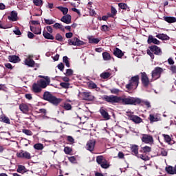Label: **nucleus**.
<instances>
[{
  "instance_id": "obj_40",
  "label": "nucleus",
  "mask_w": 176,
  "mask_h": 176,
  "mask_svg": "<svg viewBox=\"0 0 176 176\" xmlns=\"http://www.w3.org/2000/svg\"><path fill=\"white\" fill-rule=\"evenodd\" d=\"M63 61L65 64L66 67H67V68L71 67V64L69 63V58H68V56H63Z\"/></svg>"
},
{
  "instance_id": "obj_43",
  "label": "nucleus",
  "mask_w": 176,
  "mask_h": 176,
  "mask_svg": "<svg viewBox=\"0 0 176 176\" xmlns=\"http://www.w3.org/2000/svg\"><path fill=\"white\" fill-rule=\"evenodd\" d=\"M62 107L65 109V111H71V109H72V105L69 103H64Z\"/></svg>"
},
{
  "instance_id": "obj_49",
  "label": "nucleus",
  "mask_w": 176,
  "mask_h": 176,
  "mask_svg": "<svg viewBox=\"0 0 176 176\" xmlns=\"http://www.w3.org/2000/svg\"><path fill=\"white\" fill-rule=\"evenodd\" d=\"M64 152L66 155H69L72 152V148L69 146H65L64 148Z\"/></svg>"
},
{
  "instance_id": "obj_15",
  "label": "nucleus",
  "mask_w": 176,
  "mask_h": 176,
  "mask_svg": "<svg viewBox=\"0 0 176 176\" xmlns=\"http://www.w3.org/2000/svg\"><path fill=\"white\" fill-rule=\"evenodd\" d=\"M147 43L151 45L153 43L154 45H160V41L157 40V38L153 37L152 35H149L147 40Z\"/></svg>"
},
{
  "instance_id": "obj_17",
  "label": "nucleus",
  "mask_w": 176,
  "mask_h": 176,
  "mask_svg": "<svg viewBox=\"0 0 176 176\" xmlns=\"http://www.w3.org/2000/svg\"><path fill=\"white\" fill-rule=\"evenodd\" d=\"M8 60L10 63H13L14 64H16V63H20V57L16 55H10L8 56Z\"/></svg>"
},
{
  "instance_id": "obj_29",
  "label": "nucleus",
  "mask_w": 176,
  "mask_h": 176,
  "mask_svg": "<svg viewBox=\"0 0 176 176\" xmlns=\"http://www.w3.org/2000/svg\"><path fill=\"white\" fill-rule=\"evenodd\" d=\"M16 171L17 173H19L21 174H24L27 173V168H25V166H24L23 165H18Z\"/></svg>"
},
{
  "instance_id": "obj_42",
  "label": "nucleus",
  "mask_w": 176,
  "mask_h": 176,
  "mask_svg": "<svg viewBox=\"0 0 176 176\" xmlns=\"http://www.w3.org/2000/svg\"><path fill=\"white\" fill-rule=\"evenodd\" d=\"M53 28H56V30H61V31H64V26L59 23H56L53 25Z\"/></svg>"
},
{
  "instance_id": "obj_39",
  "label": "nucleus",
  "mask_w": 176,
  "mask_h": 176,
  "mask_svg": "<svg viewBox=\"0 0 176 176\" xmlns=\"http://www.w3.org/2000/svg\"><path fill=\"white\" fill-rule=\"evenodd\" d=\"M57 9L60 10V12H62L63 14H64L65 16L67 15V13H68V8H65V7H63V6H58V7H57Z\"/></svg>"
},
{
  "instance_id": "obj_30",
  "label": "nucleus",
  "mask_w": 176,
  "mask_h": 176,
  "mask_svg": "<svg viewBox=\"0 0 176 176\" xmlns=\"http://www.w3.org/2000/svg\"><path fill=\"white\" fill-rule=\"evenodd\" d=\"M164 20L169 23H176V18L174 16H164Z\"/></svg>"
},
{
  "instance_id": "obj_41",
  "label": "nucleus",
  "mask_w": 176,
  "mask_h": 176,
  "mask_svg": "<svg viewBox=\"0 0 176 176\" xmlns=\"http://www.w3.org/2000/svg\"><path fill=\"white\" fill-rule=\"evenodd\" d=\"M104 160L105 159H104V156L102 155H99L96 157V162L98 163V164H100V166L103 163Z\"/></svg>"
},
{
  "instance_id": "obj_4",
  "label": "nucleus",
  "mask_w": 176,
  "mask_h": 176,
  "mask_svg": "<svg viewBox=\"0 0 176 176\" xmlns=\"http://www.w3.org/2000/svg\"><path fill=\"white\" fill-rule=\"evenodd\" d=\"M102 100L103 101H106V102H109V104H120V96H113V95H104L102 97Z\"/></svg>"
},
{
  "instance_id": "obj_22",
  "label": "nucleus",
  "mask_w": 176,
  "mask_h": 176,
  "mask_svg": "<svg viewBox=\"0 0 176 176\" xmlns=\"http://www.w3.org/2000/svg\"><path fill=\"white\" fill-rule=\"evenodd\" d=\"M113 54L114 56H116V57H118V58H122L123 56H124V54L123 53V52H122V50L118 47H116L113 50Z\"/></svg>"
},
{
  "instance_id": "obj_25",
  "label": "nucleus",
  "mask_w": 176,
  "mask_h": 176,
  "mask_svg": "<svg viewBox=\"0 0 176 176\" xmlns=\"http://www.w3.org/2000/svg\"><path fill=\"white\" fill-rule=\"evenodd\" d=\"M32 90L34 93H41L42 88L38 83H34L32 85Z\"/></svg>"
},
{
  "instance_id": "obj_38",
  "label": "nucleus",
  "mask_w": 176,
  "mask_h": 176,
  "mask_svg": "<svg viewBox=\"0 0 176 176\" xmlns=\"http://www.w3.org/2000/svg\"><path fill=\"white\" fill-rule=\"evenodd\" d=\"M111 164H109V162H108V160H104L103 163L100 165V166L102 167V168H109Z\"/></svg>"
},
{
  "instance_id": "obj_6",
  "label": "nucleus",
  "mask_w": 176,
  "mask_h": 176,
  "mask_svg": "<svg viewBox=\"0 0 176 176\" xmlns=\"http://www.w3.org/2000/svg\"><path fill=\"white\" fill-rule=\"evenodd\" d=\"M140 75H141V82H142V86L145 87V89H148L151 83V81H149V78L148 77V75H146V73L145 72H140Z\"/></svg>"
},
{
  "instance_id": "obj_60",
  "label": "nucleus",
  "mask_w": 176,
  "mask_h": 176,
  "mask_svg": "<svg viewBox=\"0 0 176 176\" xmlns=\"http://www.w3.org/2000/svg\"><path fill=\"white\" fill-rule=\"evenodd\" d=\"M60 85L61 87H63V89H68L69 87V83L68 82H61Z\"/></svg>"
},
{
  "instance_id": "obj_56",
  "label": "nucleus",
  "mask_w": 176,
  "mask_h": 176,
  "mask_svg": "<svg viewBox=\"0 0 176 176\" xmlns=\"http://www.w3.org/2000/svg\"><path fill=\"white\" fill-rule=\"evenodd\" d=\"M67 140L68 142H69L71 144H75V139H74V138H72V136H67Z\"/></svg>"
},
{
  "instance_id": "obj_45",
  "label": "nucleus",
  "mask_w": 176,
  "mask_h": 176,
  "mask_svg": "<svg viewBox=\"0 0 176 176\" xmlns=\"http://www.w3.org/2000/svg\"><path fill=\"white\" fill-rule=\"evenodd\" d=\"M111 76V73L109 72H103L100 74V78L102 79H108Z\"/></svg>"
},
{
  "instance_id": "obj_21",
  "label": "nucleus",
  "mask_w": 176,
  "mask_h": 176,
  "mask_svg": "<svg viewBox=\"0 0 176 176\" xmlns=\"http://www.w3.org/2000/svg\"><path fill=\"white\" fill-rule=\"evenodd\" d=\"M130 149L132 155H133L134 156H138V149H139L138 145L131 144Z\"/></svg>"
},
{
  "instance_id": "obj_37",
  "label": "nucleus",
  "mask_w": 176,
  "mask_h": 176,
  "mask_svg": "<svg viewBox=\"0 0 176 176\" xmlns=\"http://www.w3.org/2000/svg\"><path fill=\"white\" fill-rule=\"evenodd\" d=\"M102 57H103V60L104 61H109V60H111V54H109L108 52H103Z\"/></svg>"
},
{
  "instance_id": "obj_5",
  "label": "nucleus",
  "mask_w": 176,
  "mask_h": 176,
  "mask_svg": "<svg viewBox=\"0 0 176 176\" xmlns=\"http://www.w3.org/2000/svg\"><path fill=\"white\" fill-rule=\"evenodd\" d=\"M38 78H42L38 81V84L41 87V89H46V87L50 85V77L39 75Z\"/></svg>"
},
{
  "instance_id": "obj_48",
  "label": "nucleus",
  "mask_w": 176,
  "mask_h": 176,
  "mask_svg": "<svg viewBox=\"0 0 176 176\" xmlns=\"http://www.w3.org/2000/svg\"><path fill=\"white\" fill-rule=\"evenodd\" d=\"M44 21H45V24H47V25H52V24H54V23H56V21H54L53 19H44Z\"/></svg>"
},
{
  "instance_id": "obj_20",
  "label": "nucleus",
  "mask_w": 176,
  "mask_h": 176,
  "mask_svg": "<svg viewBox=\"0 0 176 176\" xmlns=\"http://www.w3.org/2000/svg\"><path fill=\"white\" fill-rule=\"evenodd\" d=\"M129 118L130 120H132V122H134V123L136 124L141 123V122H142V119L138 116L129 115Z\"/></svg>"
},
{
  "instance_id": "obj_44",
  "label": "nucleus",
  "mask_w": 176,
  "mask_h": 176,
  "mask_svg": "<svg viewBox=\"0 0 176 176\" xmlns=\"http://www.w3.org/2000/svg\"><path fill=\"white\" fill-rule=\"evenodd\" d=\"M34 149H36L37 151H42L44 148L43 145L41 143H37L34 145Z\"/></svg>"
},
{
  "instance_id": "obj_3",
  "label": "nucleus",
  "mask_w": 176,
  "mask_h": 176,
  "mask_svg": "<svg viewBox=\"0 0 176 176\" xmlns=\"http://www.w3.org/2000/svg\"><path fill=\"white\" fill-rule=\"evenodd\" d=\"M146 53L148 56H150L151 58L153 60V58H155V56H161L162 49L157 45H151L146 50Z\"/></svg>"
},
{
  "instance_id": "obj_7",
  "label": "nucleus",
  "mask_w": 176,
  "mask_h": 176,
  "mask_svg": "<svg viewBox=\"0 0 176 176\" xmlns=\"http://www.w3.org/2000/svg\"><path fill=\"white\" fill-rule=\"evenodd\" d=\"M163 68L160 67H156L151 72V76L153 79H160V76H162V74H163Z\"/></svg>"
},
{
  "instance_id": "obj_59",
  "label": "nucleus",
  "mask_w": 176,
  "mask_h": 176,
  "mask_svg": "<svg viewBox=\"0 0 176 176\" xmlns=\"http://www.w3.org/2000/svg\"><path fill=\"white\" fill-rule=\"evenodd\" d=\"M68 160L70 163H76V157L75 156L69 157Z\"/></svg>"
},
{
  "instance_id": "obj_8",
  "label": "nucleus",
  "mask_w": 176,
  "mask_h": 176,
  "mask_svg": "<svg viewBox=\"0 0 176 176\" xmlns=\"http://www.w3.org/2000/svg\"><path fill=\"white\" fill-rule=\"evenodd\" d=\"M67 42L69 46H82V45L85 44V42L80 41L79 38H78V37H74L72 39H69Z\"/></svg>"
},
{
  "instance_id": "obj_52",
  "label": "nucleus",
  "mask_w": 176,
  "mask_h": 176,
  "mask_svg": "<svg viewBox=\"0 0 176 176\" xmlns=\"http://www.w3.org/2000/svg\"><path fill=\"white\" fill-rule=\"evenodd\" d=\"M56 41H58V42H63V36H61V34H60V33L56 34V36H55Z\"/></svg>"
},
{
  "instance_id": "obj_10",
  "label": "nucleus",
  "mask_w": 176,
  "mask_h": 176,
  "mask_svg": "<svg viewBox=\"0 0 176 176\" xmlns=\"http://www.w3.org/2000/svg\"><path fill=\"white\" fill-rule=\"evenodd\" d=\"M141 140L144 144H153V137L151 135L143 134Z\"/></svg>"
},
{
  "instance_id": "obj_28",
  "label": "nucleus",
  "mask_w": 176,
  "mask_h": 176,
  "mask_svg": "<svg viewBox=\"0 0 176 176\" xmlns=\"http://www.w3.org/2000/svg\"><path fill=\"white\" fill-rule=\"evenodd\" d=\"M25 65H28V67H34L35 61L31 58H26L25 60Z\"/></svg>"
},
{
  "instance_id": "obj_54",
  "label": "nucleus",
  "mask_w": 176,
  "mask_h": 176,
  "mask_svg": "<svg viewBox=\"0 0 176 176\" xmlns=\"http://www.w3.org/2000/svg\"><path fill=\"white\" fill-rule=\"evenodd\" d=\"M22 133H23L26 135H32V131L28 129H23Z\"/></svg>"
},
{
  "instance_id": "obj_64",
  "label": "nucleus",
  "mask_w": 176,
  "mask_h": 176,
  "mask_svg": "<svg viewBox=\"0 0 176 176\" xmlns=\"http://www.w3.org/2000/svg\"><path fill=\"white\" fill-rule=\"evenodd\" d=\"M170 70L173 72V74H176V66L175 65L170 66Z\"/></svg>"
},
{
  "instance_id": "obj_13",
  "label": "nucleus",
  "mask_w": 176,
  "mask_h": 176,
  "mask_svg": "<svg viewBox=\"0 0 176 176\" xmlns=\"http://www.w3.org/2000/svg\"><path fill=\"white\" fill-rule=\"evenodd\" d=\"M162 137H164V142L168 144V145H174V144H175L174 138H171L170 135L162 134Z\"/></svg>"
},
{
  "instance_id": "obj_61",
  "label": "nucleus",
  "mask_w": 176,
  "mask_h": 176,
  "mask_svg": "<svg viewBox=\"0 0 176 176\" xmlns=\"http://www.w3.org/2000/svg\"><path fill=\"white\" fill-rule=\"evenodd\" d=\"M111 13L114 16H116V13H118L116 8H115L113 6L111 7Z\"/></svg>"
},
{
  "instance_id": "obj_24",
  "label": "nucleus",
  "mask_w": 176,
  "mask_h": 176,
  "mask_svg": "<svg viewBox=\"0 0 176 176\" xmlns=\"http://www.w3.org/2000/svg\"><path fill=\"white\" fill-rule=\"evenodd\" d=\"M8 19L10 21H17V12L12 11L10 15L8 16Z\"/></svg>"
},
{
  "instance_id": "obj_18",
  "label": "nucleus",
  "mask_w": 176,
  "mask_h": 176,
  "mask_svg": "<svg viewBox=\"0 0 176 176\" xmlns=\"http://www.w3.org/2000/svg\"><path fill=\"white\" fill-rule=\"evenodd\" d=\"M125 87L129 91L135 90L137 87H138V85L133 82V81H130L129 80V83L125 86Z\"/></svg>"
},
{
  "instance_id": "obj_19",
  "label": "nucleus",
  "mask_w": 176,
  "mask_h": 176,
  "mask_svg": "<svg viewBox=\"0 0 176 176\" xmlns=\"http://www.w3.org/2000/svg\"><path fill=\"white\" fill-rule=\"evenodd\" d=\"M71 20H72V16H71L69 14L64 15L60 19V21L65 23V24H71Z\"/></svg>"
},
{
  "instance_id": "obj_53",
  "label": "nucleus",
  "mask_w": 176,
  "mask_h": 176,
  "mask_svg": "<svg viewBox=\"0 0 176 176\" xmlns=\"http://www.w3.org/2000/svg\"><path fill=\"white\" fill-rule=\"evenodd\" d=\"M160 155L161 156H167V155H168V152H167L166 149L162 148L160 150Z\"/></svg>"
},
{
  "instance_id": "obj_12",
  "label": "nucleus",
  "mask_w": 176,
  "mask_h": 176,
  "mask_svg": "<svg viewBox=\"0 0 176 176\" xmlns=\"http://www.w3.org/2000/svg\"><path fill=\"white\" fill-rule=\"evenodd\" d=\"M96 140H90L87 142L86 148L87 149V151H89V152H94Z\"/></svg>"
},
{
  "instance_id": "obj_23",
  "label": "nucleus",
  "mask_w": 176,
  "mask_h": 176,
  "mask_svg": "<svg viewBox=\"0 0 176 176\" xmlns=\"http://www.w3.org/2000/svg\"><path fill=\"white\" fill-rule=\"evenodd\" d=\"M30 31L36 35H41L42 34V29L39 27H34L30 25Z\"/></svg>"
},
{
  "instance_id": "obj_62",
  "label": "nucleus",
  "mask_w": 176,
  "mask_h": 176,
  "mask_svg": "<svg viewBox=\"0 0 176 176\" xmlns=\"http://www.w3.org/2000/svg\"><path fill=\"white\" fill-rule=\"evenodd\" d=\"M142 104L146 105V107L147 108H151V102H149V101H143V100H142ZM142 102H141V104H142Z\"/></svg>"
},
{
  "instance_id": "obj_35",
  "label": "nucleus",
  "mask_w": 176,
  "mask_h": 176,
  "mask_svg": "<svg viewBox=\"0 0 176 176\" xmlns=\"http://www.w3.org/2000/svg\"><path fill=\"white\" fill-rule=\"evenodd\" d=\"M88 41H89V43H94L95 45L98 44V43L100 42L99 38H96L93 36L88 37Z\"/></svg>"
},
{
  "instance_id": "obj_14",
  "label": "nucleus",
  "mask_w": 176,
  "mask_h": 176,
  "mask_svg": "<svg viewBox=\"0 0 176 176\" xmlns=\"http://www.w3.org/2000/svg\"><path fill=\"white\" fill-rule=\"evenodd\" d=\"M99 112L103 119H104V120H109V119H111V116L109 115V113H108L107 109L101 108L99 110Z\"/></svg>"
},
{
  "instance_id": "obj_47",
  "label": "nucleus",
  "mask_w": 176,
  "mask_h": 176,
  "mask_svg": "<svg viewBox=\"0 0 176 176\" xmlns=\"http://www.w3.org/2000/svg\"><path fill=\"white\" fill-rule=\"evenodd\" d=\"M33 3L35 6H42L43 5V0H33Z\"/></svg>"
},
{
  "instance_id": "obj_11",
  "label": "nucleus",
  "mask_w": 176,
  "mask_h": 176,
  "mask_svg": "<svg viewBox=\"0 0 176 176\" xmlns=\"http://www.w3.org/2000/svg\"><path fill=\"white\" fill-rule=\"evenodd\" d=\"M81 96L84 101H93L94 100V96L91 92H82Z\"/></svg>"
},
{
  "instance_id": "obj_63",
  "label": "nucleus",
  "mask_w": 176,
  "mask_h": 176,
  "mask_svg": "<svg viewBox=\"0 0 176 176\" xmlns=\"http://www.w3.org/2000/svg\"><path fill=\"white\" fill-rule=\"evenodd\" d=\"M58 68L60 69V71L63 72L64 71V64L63 63H60L58 65Z\"/></svg>"
},
{
  "instance_id": "obj_26",
  "label": "nucleus",
  "mask_w": 176,
  "mask_h": 176,
  "mask_svg": "<svg viewBox=\"0 0 176 176\" xmlns=\"http://www.w3.org/2000/svg\"><path fill=\"white\" fill-rule=\"evenodd\" d=\"M155 36L156 38H158V39H161V41L170 40V37L167 34H158Z\"/></svg>"
},
{
  "instance_id": "obj_46",
  "label": "nucleus",
  "mask_w": 176,
  "mask_h": 176,
  "mask_svg": "<svg viewBox=\"0 0 176 176\" xmlns=\"http://www.w3.org/2000/svg\"><path fill=\"white\" fill-rule=\"evenodd\" d=\"M138 157H140L142 160H144V162H148L149 160V157L146 155L141 154V155H138Z\"/></svg>"
},
{
  "instance_id": "obj_1",
  "label": "nucleus",
  "mask_w": 176,
  "mask_h": 176,
  "mask_svg": "<svg viewBox=\"0 0 176 176\" xmlns=\"http://www.w3.org/2000/svg\"><path fill=\"white\" fill-rule=\"evenodd\" d=\"M142 102V100L140 98H134L128 96L127 98L120 96V102L122 105H140Z\"/></svg>"
},
{
  "instance_id": "obj_34",
  "label": "nucleus",
  "mask_w": 176,
  "mask_h": 176,
  "mask_svg": "<svg viewBox=\"0 0 176 176\" xmlns=\"http://www.w3.org/2000/svg\"><path fill=\"white\" fill-rule=\"evenodd\" d=\"M148 120H150V123H153L155 122H159V118L157 116H155L153 114H150L148 118Z\"/></svg>"
},
{
  "instance_id": "obj_2",
  "label": "nucleus",
  "mask_w": 176,
  "mask_h": 176,
  "mask_svg": "<svg viewBox=\"0 0 176 176\" xmlns=\"http://www.w3.org/2000/svg\"><path fill=\"white\" fill-rule=\"evenodd\" d=\"M43 98L45 101H48V102L52 104V105H55V107H57L63 101V99L56 97L49 91L44 92Z\"/></svg>"
},
{
  "instance_id": "obj_57",
  "label": "nucleus",
  "mask_w": 176,
  "mask_h": 176,
  "mask_svg": "<svg viewBox=\"0 0 176 176\" xmlns=\"http://www.w3.org/2000/svg\"><path fill=\"white\" fill-rule=\"evenodd\" d=\"M110 91L111 94H119V92L120 91V90H119V89L113 88L110 89Z\"/></svg>"
},
{
  "instance_id": "obj_55",
  "label": "nucleus",
  "mask_w": 176,
  "mask_h": 176,
  "mask_svg": "<svg viewBox=\"0 0 176 176\" xmlns=\"http://www.w3.org/2000/svg\"><path fill=\"white\" fill-rule=\"evenodd\" d=\"M89 89H97V84L94 82H90L88 85Z\"/></svg>"
},
{
  "instance_id": "obj_50",
  "label": "nucleus",
  "mask_w": 176,
  "mask_h": 176,
  "mask_svg": "<svg viewBox=\"0 0 176 176\" xmlns=\"http://www.w3.org/2000/svg\"><path fill=\"white\" fill-rule=\"evenodd\" d=\"M118 6H119V8L120 9H123L124 10H126V9H127V8H129L127 4L124 3H118Z\"/></svg>"
},
{
  "instance_id": "obj_16",
  "label": "nucleus",
  "mask_w": 176,
  "mask_h": 176,
  "mask_svg": "<svg viewBox=\"0 0 176 176\" xmlns=\"http://www.w3.org/2000/svg\"><path fill=\"white\" fill-rule=\"evenodd\" d=\"M19 109L23 113H25V115H28V112H30V107H28V105L25 103L21 104L19 105Z\"/></svg>"
},
{
  "instance_id": "obj_58",
  "label": "nucleus",
  "mask_w": 176,
  "mask_h": 176,
  "mask_svg": "<svg viewBox=\"0 0 176 176\" xmlns=\"http://www.w3.org/2000/svg\"><path fill=\"white\" fill-rule=\"evenodd\" d=\"M101 30L104 31V32H107L109 31V27L107 25H102Z\"/></svg>"
},
{
  "instance_id": "obj_27",
  "label": "nucleus",
  "mask_w": 176,
  "mask_h": 176,
  "mask_svg": "<svg viewBox=\"0 0 176 176\" xmlns=\"http://www.w3.org/2000/svg\"><path fill=\"white\" fill-rule=\"evenodd\" d=\"M166 173H168V174H171V175L176 174V166L175 167L169 166L166 168Z\"/></svg>"
},
{
  "instance_id": "obj_31",
  "label": "nucleus",
  "mask_w": 176,
  "mask_h": 176,
  "mask_svg": "<svg viewBox=\"0 0 176 176\" xmlns=\"http://www.w3.org/2000/svg\"><path fill=\"white\" fill-rule=\"evenodd\" d=\"M43 36L45 39H50L51 41L54 40V36L46 31L43 32Z\"/></svg>"
},
{
  "instance_id": "obj_32",
  "label": "nucleus",
  "mask_w": 176,
  "mask_h": 176,
  "mask_svg": "<svg viewBox=\"0 0 176 176\" xmlns=\"http://www.w3.org/2000/svg\"><path fill=\"white\" fill-rule=\"evenodd\" d=\"M0 122H3V123H6L7 124H10V120L5 115L1 116Z\"/></svg>"
},
{
  "instance_id": "obj_51",
  "label": "nucleus",
  "mask_w": 176,
  "mask_h": 176,
  "mask_svg": "<svg viewBox=\"0 0 176 176\" xmlns=\"http://www.w3.org/2000/svg\"><path fill=\"white\" fill-rule=\"evenodd\" d=\"M65 75H66V76H72V75H74V70L72 69H67Z\"/></svg>"
},
{
  "instance_id": "obj_33",
  "label": "nucleus",
  "mask_w": 176,
  "mask_h": 176,
  "mask_svg": "<svg viewBox=\"0 0 176 176\" xmlns=\"http://www.w3.org/2000/svg\"><path fill=\"white\" fill-rule=\"evenodd\" d=\"M129 80L138 85H140V76L138 75L134 76L131 77Z\"/></svg>"
},
{
  "instance_id": "obj_9",
  "label": "nucleus",
  "mask_w": 176,
  "mask_h": 176,
  "mask_svg": "<svg viewBox=\"0 0 176 176\" xmlns=\"http://www.w3.org/2000/svg\"><path fill=\"white\" fill-rule=\"evenodd\" d=\"M16 156L20 159H27L28 160H30V159H31V153L27 151H24L23 150H21L20 152L17 153Z\"/></svg>"
},
{
  "instance_id": "obj_36",
  "label": "nucleus",
  "mask_w": 176,
  "mask_h": 176,
  "mask_svg": "<svg viewBox=\"0 0 176 176\" xmlns=\"http://www.w3.org/2000/svg\"><path fill=\"white\" fill-rule=\"evenodd\" d=\"M141 149L140 152H143V153H149V152H151L152 151V148L148 146L142 147Z\"/></svg>"
}]
</instances>
